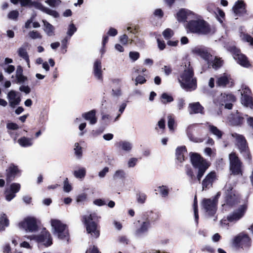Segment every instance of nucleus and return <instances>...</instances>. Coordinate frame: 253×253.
Wrapping results in <instances>:
<instances>
[{
    "label": "nucleus",
    "instance_id": "obj_16",
    "mask_svg": "<svg viewBox=\"0 0 253 253\" xmlns=\"http://www.w3.org/2000/svg\"><path fill=\"white\" fill-rule=\"evenodd\" d=\"M231 52L233 53L234 59L241 66L247 68L250 66L246 56L241 53L239 49L236 47H231Z\"/></svg>",
    "mask_w": 253,
    "mask_h": 253
},
{
    "label": "nucleus",
    "instance_id": "obj_60",
    "mask_svg": "<svg viewBox=\"0 0 253 253\" xmlns=\"http://www.w3.org/2000/svg\"><path fill=\"white\" fill-rule=\"evenodd\" d=\"M168 127L170 130H173L174 129V120L171 115L168 116Z\"/></svg>",
    "mask_w": 253,
    "mask_h": 253
},
{
    "label": "nucleus",
    "instance_id": "obj_28",
    "mask_svg": "<svg viewBox=\"0 0 253 253\" xmlns=\"http://www.w3.org/2000/svg\"><path fill=\"white\" fill-rule=\"evenodd\" d=\"M6 171L7 181H11L19 172V170L17 167L14 166L13 164H11L9 167Z\"/></svg>",
    "mask_w": 253,
    "mask_h": 253
},
{
    "label": "nucleus",
    "instance_id": "obj_14",
    "mask_svg": "<svg viewBox=\"0 0 253 253\" xmlns=\"http://www.w3.org/2000/svg\"><path fill=\"white\" fill-rule=\"evenodd\" d=\"M235 101V96L231 94L221 93L215 103L220 105H225V108L231 109L232 108V103Z\"/></svg>",
    "mask_w": 253,
    "mask_h": 253
},
{
    "label": "nucleus",
    "instance_id": "obj_49",
    "mask_svg": "<svg viewBox=\"0 0 253 253\" xmlns=\"http://www.w3.org/2000/svg\"><path fill=\"white\" fill-rule=\"evenodd\" d=\"M87 200V195L85 193L79 194L77 197L76 201L79 204H83Z\"/></svg>",
    "mask_w": 253,
    "mask_h": 253
},
{
    "label": "nucleus",
    "instance_id": "obj_20",
    "mask_svg": "<svg viewBox=\"0 0 253 253\" xmlns=\"http://www.w3.org/2000/svg\"><path fill=\"white\" fill-rule=\"evenodd\" d=\"M20 188V185L18 183H12L10 188L7 189L5 191V199L7 201H10L15 197V193L18 192Z\"/></svg>",
    "mask_w": 253,
    "mask_h": 253
},
{
    "label": "nucleus",
    "instance_id": "obj_57",
    "mask_svg": "<svg viewBox=\"0 0 253 253\" xmlns=\"http://www.w3.org/2000/svg\"><path fill=\"white\" fill-rule=\"evenodd\" d=\"M29 35L33 39H42V38L41 34L36 31H32L29 32Z\"/></svg>",
    "mask_w": 253,
    "mask_h": 253
},
{
    "label": "nucleus",
    "instance_id": "obj_23",
    "mask_svg": "<svg viewBox=\"0 0 253 253\" xmlns=\"http://www.w3.org/2000/svg\"><path fill=\"white\" fill-rule=\"evenodd\" d=\"M37 240L46 247L50 246L52 244L50 234L46 231L42 232V234L37 237Z\"/></svg>",
    "mask_w": 253,
    "mask_h": 253
},
{
    "label": "nucleus",
    "instance_id": "obj_26",
    "mask_svg": "<svg viewBox=\"0 0 253 253\" xmlns=\"http://www.w3.org/2000/svg\"><path fill=\"white\" fill-rule=\"evenodd\" d=\"M28 46V43H24L17 50L18 55L24 59L29 67H30V59L27 52V47Z\"/></svg>",
    "mask_w": 253,
    "mask_h": 253
},
{
    "label": "nucleus",
    "instance_id": "obj_61",
    "mask_svg": "<svg viewBox=\"0 0 253 253\" xmlns=\"http://www.w3.org/2000/svg\"><path fill=\"white\" fill-rule=\"evenodd\" d=\"M146 81V80L145 79L144 77L142 76H138L135 79V85H137L138 84H143L145 83Z\"/></svg>",
    "mask_w": 253,
    "mask_h": 253
},
{
    "label": "nucleus",
    "instance_id": "obj_55",
    "mask_svg": "<svg viewBox=\"0 0 253 253\" xmlns=\"http://www.w3.org/2000/svg\"><path fill=\"white\" fill-rule=\"evenodd\" d=\"M63 189L64 191L66 192H69L72 190V186L69 183L67 178H66L64 180Z\"/></svg>",
    "mask_w": 253,
    "mask_h": 253
},
{
    "label": "nucleus",
    "instance_id": "obj_40",
    "mask_svg": "<svg viewBox=\"0 0 253 253\" xmlns=\"http://www.w3.org/2000/svg\"><path fill=\"white\" fill-rule=\"evenodd\" d=\"M161 102L165 104L173 101L172 96L167 93H163L161 95Z\"/></svg>",
    "mask_w": 253,
    "mask_h": 253
},
{
    "label": "nucleus",
    "instance_id": "obj_25",
    "mask_svg": "<svg viewBox=\"0 0 253 253\" xmlns=\"http://www.w3.org/2000/svg\"><path fill=\"white\" fill-rule=\"evenodd\" d=\"M188 111L190 114H204V107L199 102L190 103L188 106Z\"/></svg>",
    "mask_w": 253,
    "mask_h": 253
},
{
    "label": "nucleus",
    "instance_id": "obj_59",
    "mask_svg": "<svg viewBox=\"0 0 253 253\" xmlns=\"http://www.w3.org/2000/svg\"><path fill=\"white\" fill-rule=\"evenodd\" d=\"M138 162V159L136 158H131L127 162V167L129 168H133L136 165Z\"/></svg>",
    "mask_w": 253,
    "mask_h": 253
},
{
    "label": "nucleus",
    "instance_id": "obj_52",
    "mask_svg": "<svg viewBox=\"0 0 253 253\" xmlns=\"http://www.w3.org/2000/svg\"><path fill=\"white\" fill-rule=\"evenodd\" d=\"M139 56L140 54L138 52L130 51L129 53V57L133 62L136 61L139 58Z\"/></svg>",
    "mask_w": 253,
    "mask_h": 253
},
{
    "label": "nucleus",
    "instance_id": "obj_43",
    "mask_svg": "<svg viewBox=\"0 0 253 253\" xmlns=\"http://www.w3.org/2000/svg\"><path fill=\"white\" fill-rule=\"evenodd\" d=\"M22 70L21 69H18L16 71V78L17 83H23L26 80V78L22 75Z\"/></svg>",
    "mask_w": 253,
    "mask_h": 253
},
{
    "label": "nucleus",
    "instance_id": "obj_3",
    "mask_svg": "<svg viewBox=\"0 0 253 253\" xmlns=\"http://www.w3.org/2000/svg\"><path fill=\"white\" fill-rule=\"evenodd\" d=\"M235 185V182L230 181L227 182L225 184L223 189L225 203L222 205L223 207L225 205L233 206L240 202V196L233 189Z\"/></svg>",
    "mask_w": 253,
    "mask_h": 253
},
{
    "label": "nucleus",
    "instance_id": "obj_17",
    "mask_svg": "<svg viewBox=\"0 0 253 253\" xmlns=\"http://www.w3.org/2000/svg\"><path fill=\"white\" fill-rule=\"evenodd\" d=\"M247 209L246 205L241 206L238 209L229 214L227 216V219L230 222H236L242 218Z\"/></svg>",
    "mask_w": 253,
    "mask_h": 253
},
{
    "label": "nucleus",
    "instance_id": "obj_8",
    "mask_svg": "<svg viewBox=\"0 0 253 253\" xmlns=\"http://www.w3.org/2000/svg\"><path fill=\"white\" fill-rule=\"evenodd\" d=\"M220 194L218 192L216 195L209 199H204L202 202V207L206 216H214L217 211L218 199Z\"/></svg>",
    "mask_w": 253,
    "mask_h": 253
},
{
    "label": "nucleus",
    "instance_id": "obj_53",
    "mask_svg": "<svg viewBox=\"0 0 253 253\" xmlns=\"http://www.w3.org/2000/svg\"><path fill=\"white\" fill-rule=\"evenodd\" d=\"M45 2L50 6L54 7L59 5L61 1L60 0H46Z\"/></svg>",
    "mask_w": 253,
    "mask_h": 253
},
{
    "label": "nucleus",
    "instance_id": "obj_50",
    "mask_svg": "<svg viewBox=\"0 0 253 253\" xmlns=\"http://www.w3.org/2000/svg\"><path fill=\"white\" fill-rule=\"evenodd\" d=\"M241 37L243 41L249 42L251 45H253V38L251 36L248 34H243L241 35Z\"/></svg>",
    "mask_w": 253,
    "mask_h": 253
},
{
    "label": "nucleus",
    "instance_id": "obj_62",
    "mask_svg": "<svg viewBox=\"0 0 253 253\" xmlns=\"http://www.w3.org/2000/svg\"><path fill=\"white\" fill-rule=\"evenodd\" d=\"M185 171H186V174L189 177H190V178L191 179H192L194 178V173H193V170H192V169L191 168H190V167H186Z\"/></svg>",
    "mask_w": 253,
    "mask_h": 253
},
{
    "label": "nucleus",
    "instance_id": "obj_29",
    "mask_svg": "<svg viewBox=\"0 0 253 253\" xmlns=\"http://www.w3.org/2000/svg\"><path fill=\"white\" fill-rule=\"evenodd\" d=\"M42 22L43 24V30L46 35L48 36H54L55 28L53 26L45 20H42Z\"/></svg>",
    "mask_w": 253,
    "mask_h": 253
},
{
    "label": "nucleus",
    "instance_id": "obj_12",
    "mask_svg": "<svg viewBox=\"0 0 253 253\" xmlns=\"http://www.w3.org/2000/svg\"><path fill=\"white\" fill-rule=\"evenodd\" d=\"M252 241L248 234L244 233H240L233 239V244L237 247L243 249L248 248L251 245Z\"/></svg>",
    "mask_w": 253,
    "mask_h": 253
},
{
    "label": "nucleus",
    "instance_id": "obj_5",
    "mask_svg": "<svg viewBox=\"0 0 253 253\" xmlns=\"http://www.w3.org/2000/svg\"><path fill=\"white\" fill-rule=\"evenodd\" d=\"M190 160L193 167L198 169L197 178L200 181L206 170L210 166V163L197 153L190 154Z\"/></svg>",
    "mask_w": 253,
    "mask_h": 253
},
{
    "label": "nucleus",
    "instance_id": "obj_41",
    "mask_svg": "<svg viewBox=\"0 0 253 253\" xmlns=\"http://www.w3.org/2000/svg\"><path fill=\"white\" fill-rule=\"evenodd\" d=\"M74 151L76 157L79 159H81L83 156L82 148L78 143L74 144Z\"/></svg>",
    "mask_w": 253,
    "mask_h": 253
},
{
    "label": "nucleus",
    "instance_id": "obj_1",
    "mask_svg": "<svg viewBox=\"0 0 253 253\" xmlns=\"http://www.w3.org/2000/svg\"><path fill=\"white\" fill-rule=\"evenodd\" d=\"M184 71L180 74L178 81L181 86L188 91L194 90L197 88V80L190 62L186 61L183 65Z\"/></svg>",
    "mask_w": 253,
    "mask_h": 253
},
{
    "label": "nucleus",
    "instance_id": "obj_64",
    "mask_svg": "<svg viewBox=\"0 0 253 253\" xmlns=\"http://www.w3.org/2000/svg\"><path fill=\"white\" fill-rule=\"evenodd\" d=\"M86 253H100V252H99L98 249L93 246L87 250L86 252Z\"/></svg>",
    "mask_w": 253,
    "mask_h": 253
},
{
    "label": "nucleus",
    "instance_id": "obj_24",
    "mask_svg": "<svg viewBox=\"0 0 253 253\" xmlns=\"http://www.w3.org/2000/svg\"><path fill=\"white\" fill-rule=\"evenodd\" d=\"M232 9L236 16H241L246 12L245 4L243 1L239 0L236 2Z\"/></svg>",
    "mask_w": 253,
    "mask_h": 253
},
{
    "label": "nucleus",
    "instance_id": "obj_42",
    "mask_svg": "<svg viewBox=\"0 0 253 253\" xmlns=\"http://www.w3.org/2000/svg\"><path fill=\"white\" fill-rule=\"evenodd\" d=\"M232 136L235 138L237 141V145L238 146L241 144L246 143L247 141L245 137L242 135L237 133H233L232 134Z\"/></svg>",
    "mask_w": 253,
    "mask_h": 253
},
{
    "label": "nucleus",
    "instance_id": "obj_10",
    "mask_svg": "<svg viewBox=\"0 0 253 253\" xmlns=\"http://www.w3.org/2000/svg\"><path fill=\"white\" fill-rule=\"evenodd\" d=\"M18 226L20 229L30 233L37 231L38 228L36 218L32 216L25 218L19 223Z\"/></svg>",
    "mask_w": 253,
    "mask_h": 253
},
{
    "label": "nucleus",
    "instance_id": "obj_27",
    "mask_svg": "<svg viewBox=\"0 0 253 253\" xmlns=\"http://www.w3.org/2000/svg\"><path fill=\"white\" fill-rule=\"evenodd\" d=\"M82 117L86 120L89 121L90 125H94L97 122L96 111L92 110L89 112L83 113Z\"/></svg>",
    "mask_w": 253,
    "mask_h": 253
},
{
    "label": "nucleus",
    "instance_id": "obj_11",
    "mask_svg": "<svg viewBox=\"0 0 253 253\" xmlns=\"http://www.w3.org/2000/svg\"><path fill=\"white\" fill-rule=\"evenodd\" d=\"M230 169L234 175H242V163L235 153H231L229 156Z\"/></svg>",
    "mask_w": 253,
    "mask_h": 253
},
{
    "label": "nucleus",
    "instance_id": "obj_13",
    "mask_svg": "<svg viewBox=\"0 0 253 253\" xmlns=\"http://www.w3.org/2000/svg\"><path fill=\"white\" fill-rule=\"evenodd\" d=\"M138 222L140 223V226L134 230L133 234L135 237L139 238L147 234L149 229L151 228V222L147 217H143L142 222H140L139 220Z\"/></svg>",
    "mask_w": 253,
    "mask_h": 253
},
{
    "label": "nucleus",
    "instance_id": "obj_4",
    "mask_svg": "<svg viewBox=\"0 0 253 253\" xmlns=\"http://www.w3.org/2000/svg\"><path fill=\"white\" fill-rule=\"evenodd\" d=\"M193 52L207 61L210 68L217 69L222 65L223 61L220 58L213 56L204 48L195 47Z\"/></svg>",
    "mask_w": 253,
    "mask_h": 253
},
{
    "label": "nucleus",
    "instance_id": "obj_6",
    "mask_svg": "<svg viewBox=\"0 0 253 253\" xmlns=\"http://www.w3.org/2000/svg\"><path fill=\"white\" fill-rule=\"evenodd\" d=\"M11 2L14 4H16L18 2H20L22 6H25L27 5H32L36 8L54 17L57 18L59 17L58 13L49 8L43 6L41 3L38 1H32L31 0H10Z\"/></svg>",
    "mask_w": 253,
    "mask_h": 253
},
{
    "label": "nucleus",
    "instance_id": "obj_19",
    "mask_svg": "<svg viewBox=\"0 0 253 253\" xmlns=\"http://www.w3.org/2000/svg\"><path fill=\"white\" fill-rule=\"evenodd\" d=\"M7 98L9 106L12 108H15L21 102V98L19 93L13 90L8 93Z\"/></svg>",
    "mask_w": 253,
    "mask_h": 253
},
{
    "label": "nucleus",
    "instance_id": "obj_36",
    "mask_svg": "<svg viewBox=\"0 0 253 253\" xmlns=\"http://www.w3.org/2000/svg\"><path fill=\"white\" fill-rule=\"evenodd\" d=\"M230 79V76L226 74H224L223 75L218 78L217 84L218 86H224L229 83Z\"/></svg>",
    "mask_w": 253,
    "mask_h": 253
},
{
    "label": "nucleus",
    "instance_id": "obj_33",
    "mask_svg": "<svg viewBox=\"0 0 253 253\" xmlns=\"http://www.w3.org/2000/svg\"><path fill=\"white\" fill-rule=\"evenodd\" d=\"M208 125V127L209 129V131L214 135H215L216 138L218 139L221 138L223 132L219 130L216 126H213L209 123H207Z\"/></svg>",
    "mask_w": 253,
    "mask_h": 253
},
{
    "label": "nucleus",
    "instance_id": "obj_48",
    "mask_svg": "<svg viewBox=\"0 0 253 253\" xmlns=\"http://www.w3.org/2000/svg\"><path fill=\"white\" fill-rule=\"evenodd\" d=\"M76 31L77 28L76 27L74 24L72 23L69 25L67 34L68 35V36L71 37Z\"/></svg>",
    "mask_w": 253,
    "mask_h": 253
},
{
    "label": "nucleus",
    "instance_id": "obj_30",
    "mask_svg": "<svg viewBox=\"0 0 253 253\" xmlns=\"http://www.w3.org/2000/svg\"><path fill=\"white\" fill-rule=\"evenodd\" d=\"M229 118L230 124L233 126L241 125L244 122V118L240 116L238 113L231 116Z\"/></svg>",
    "mask_w": 253,
    "mask_h": 253
},
{
    "label": "nucleus",
    "instance_id": "obj_56",
    "mask_svg": "<svg viewBox=\"0 0 253 253\" xmlns=\"http://www.w3.org/2000/svg\"><path fill=\"white\" fill-rule=\"evenodd\" d=\"M19 16V12L17 10H12L8 14V18L10 19L15 20Z\"/></svg>",
    "mask_w": 253,
    "mask_h": 253
},
{
    "label": "nucleus",
    "instance_id": "obj_22",
    "mask_svg": "<svg viewBox=\"0 0 253 253\" xmlns=\"http://www.w3.org/2000/svg\"><path fill=\"white\" fill-rule=\"evenodd\" d=\"M195 14L187 9H181L177 13V19L178 21L183 22L186 20H190L194 18Z\"/></svg>",
    "mask_w": 253,
    "mask_h": 253
},
{
    "label": "nucleus",
    "instance_id": "obj_51",
    "mask_svg": "<svg viewBox=\"0 0 253 253\" xmlns=\"http://www.w3.org/2000/svg\"><path fill=\"white\" fill-rule=\"evenodd\" d=\"M101 118L103 123L106 125L109 124L112 120L111 116L109 114H102Z\"/></svg>",
    "mask_w": 253,
    "mask_h": 253
},
{
    "label": "nucleus",
    "instance_id": "obj_35",
    "mask_svg": "<svg viewBox=\"0 0 253 253\" xmlns=\"http://www.w3.org/2000/svg\"><path fill=\"white\" fill-rule=\"evenodd\" d=\"M18 143L21 146L23 147H30L33 144V138H28L24 136L18 140Z\"/></svg>",
    "mask_w": 253,
    "mask_h": 253
},
{
    "label": "nucleus",
    "instance_id": "obj_34",
    "mask_svg": "<svg viewBox=\"0 0 253 253\" xmlns=\"http://www.w3.org/2000/svg\"><path fill=\"white\" fill-rule=\"evenodd\" d=\"M118 146L123 151L126 152H129L132 148V144L126 141H121L119 142Z\"/></svg>",
    "mask_w": 253,
    "mask_h": 253
},
{
    "label": "nucleus",
    "instance_id": "obj_15",
    "mask_svg": "<svg viewBox=\"0 0 253 253\" xmlns=\"http://www.w3.org/2000/svg\"><path fill=\"white\" fill-rule=\"evenodd\" d=\"M251 91L246 85H243L242 86L241 91V102L243 105L253 109V102L252 97L251 96Z\"/></svg>",
    "mask_w": 253,
    "mask_h": 253
},
{
    "label": "nucleus",
    "instance_id": "obj_46",
    "mask_svg": "<svg viewBox=\"0 0 253 253\" xmlns=\"http://www.w3.org/2000/svg\"><path fill=\"white\" fill-rule=\"evenodd\" d=\"M158 189L159 193L163 197H165L168 195L169 189L167 186L162 185L159 186Z\"/></svg>",
    "mask_w": 253,
    "mask_h": 253
},
{
    "label": "nucleus",
    "instance_id": "obj_7",
    "mask_svg": "<svg viewBox=\"0 0 253 253\" xmlns=\"http://www.w3.org/2000/svg\"><path fill=\"white\" fill-rule=\"evenodd\" d=\"M83 219V221L86 226L87 233L94 238L98 237L99 230L95 222L97 219V214L95 213H92L89 215H84Z\"/></svg>",
    "mask_w": 253,
    "mask_h": 253
},
{
    "label": "nucleus",
    "instance_id": "obj_37",
    "mask_svg": "<svg viewBox=\"0 0 253 253\" xmlns=\"http://www.w3.org/2000/svg\"><path fill=\"white\" fill-rule=\"evenodd\" d=\"M74 175L77 178L83 179L86 174V169L84 168H80L74 171Z\"/></svg>",
    "mask_w": 253,
    "mask_h": 253
},
{
    "label": "nucleus",
    "instance_id": "obj_45",
    "mask_svg": "<svg viewBox=\"0 0 253 253\" xmlns=\"http://www.w3.org/2000/svg\"><path fill=\"white\" fill-rule=\"evenodd\" d=\"M193 207L194 212L195 220V222H196V224L197 225L198 223L199 215H198V204H197V201L196 198H195Z\"/></svg>",
    "mask_w": 253,
    "mask_h": 253
},
{
    "label": "nucleus",
    "instance_id": "obj_9",
    "mask_svg": "<svg viewBox=\"0 0 253 253\" xmlns=\"http://www.w3.org/2000/svg\"><path fill=\"white\" fill-rule=\"evenodd\" d=\"M51 225L53 229V233L59 239L68 241L69 232L67 225L58 219H51Z\"/></svg>",
    "mask_w": 253,
    "mask_h": 253
},
{
    "label": "nucleus",
    "instance_id": "obj_32",
    "mask_svg": "<svg viewBox=\"0 0 253 253\" xmlns=\"http://www.w3.org/2000/svg\"><path fill=\"white\" fill-rule=\"evenodd\" d=\"M185 153H186V147L185 146L179 147L176 149L175 154L176 159L179 162H182L184 161Z\"/></svg>",
    "mask_w": 253,
    "mask_h": 253
},
{
    "label": "nucleus",
    "instance_id": "obj_58",
    "mask_svg": "<svg viewBox=\"0 0 253 253\" xmlns=\"http://www.w3.org/2000/svg\"><path fill=\"white\" fill-rule=\"evenodd\" d=\"M173 34L172 30L170 29H166L163 33V36L167 40L170 38Z\"/></svg>",
    "mask_w": 253,
    "mask_h": 253
},
{
    "label": "nucleus",
    "instance_id": "obj_31",
    "mask_svg": "<svg viewBox=\"0 0 253 253\" xmlns=\"http://www.w3.org/2000/svg\"><path fill=\"white\" fill-rule=\"evenodd\" d=\"M238 146L241 153L243 155L244 158L246 159H249L250 160L251 155L249 152V148L247 144V142L245 143L241 144Z\"/></svg>",
    "mask_w": 253,
    "mask_h": 253
},
{
    "label": "nucleus",
    "instance_id": "obj_21",
    "mask_svg": "<svg viewBox=\"0 0 253 253\" xmlns=\"http://www.w3.org/2000/svg\"><path fill=\"white\" fill-rule=\"evenodd\" d=\"M103 71L102 70L101 61L99 59L96 60L93 64V74L95 78L102 82L103 81Z\"/></svg>",
    "mask_w": 253,
    "mask_h": 253
},
{
    "label": "nucleus",
    "instance_id": "obj_18",
    "mask_svg": "<svg viewBox=\"0 0 253 253\" xmlns=\"http://www.w3.org/2000/svg\"><path fill=\"white\" fill-rule=\"evenodd\" d=\"M217 179L216 173L214 171L209 173L203 180L202 182L203 190L209 189Z\"/></svg>",
    "mask_w": 253,
    "mask_h": 253
},
{
    "label": "nucleus",
    "instance_id": "obj_44",
    "mask_svg": "<svg viewBox=\"0 0 253 253\" xmlns=\"http://www.w3.org/2000/svg\"><path fill=\"white\" fill-rule=\"evenodd\" d=\"M147 198L146 195L144 193H138L136 194V200L138 203L144 204Z\"/></svg>",
    "mask_w": 253,
    "mask_h": 253
},
{
    "label": "nucleus",
    "instance_id": "obj_47",
    "mask_svg": "<svg viewBox=\"0 0 253 253\" xmlns=\"http://www.w3.org/2000/svg\"><path fill=\"white\" fill-rule=\"evenodd\" d=\"M126 173L124 170L119 169L115 171L113 175L114 179L123 178L125 177Z\"/></svg>",
    "mask_w": 253,
    "mask_h": 253
},
{
    "label": "nucleus",
    "instance_id": "obj_39",
    "mask_svg": "<svg viewBox=\"0 0 253 253\" xmlns=\"http://www.w3.org/2000/svg\"><path fill=\"white\" fill-rule=\"evenodd\" d=\"M134 38H135V37L134 36ZM120 41L122 44L125 45L128 42H129L130 43L134 42L135 39L132 37L129 39L126 35L124 34L120 37Z\"/></svg>",
    "mask_w": 253,
    "mask_h": 253
},
{
    "label": "nucleus",
    "instance_id": "obj_38",
    "mask_svg": "<svg viewBox=\"0 0 253 253\" xmlns=\"http://www.w3.org/2000/svg\"><path fill=\"white\" fill-rule=\"evenodd\" d=\"M9 225V221L5 214H2L0 216V229L4 230L6 227Z\"/></svg>",
    "mask_w": 253,
    "mask_h": 253
},
{
    "label": "nucleus",
    "instance_id": "obj_2",
    "mask_svg": "<svg viewBox=\"0 0 253 253\" xmlns=\"http://www.w3.org/2000/svg\"><path fill=\"white\" fill-rule=\"evenodd\" d=\"M185 28L187 33L198 35H206L211 31L209 24L200 18L191 19L187 22Z\"/></svg>",
    "mask_w": 253,
    "mask_h": 253
},
{
    "label": "nucleus",
    "instance_id": "obj_54",
    "mask_svg": "<svg viewBox=\"0 0 253 253\" xmlns=\"http://www.w3.org/2000/svg\"><path fill=\"white\" fill-rule=\"evenodd\" d=\"M126 103H123L119 107V113L117 115V116L115 118V119L114 120L113 122L117 121L120 117L121 116V114L124 112L126 107Z\"/></svg>",
    "mask_w": 253,
    "mask_h": 253
},
{
    "label": "nucleus",
    "instance_id": "obj_63",
    "mask_svg": "<svg viewBox=\"0 0 253 253\" xmlns=\"http://www.w3.org/2000/svg\"><path fill=\"white\" fill-rule=\"evenodd\" d=\"M109 171V168L108 167H105L102 170H101L99 173L98 176L100 178H103L105 177L107 173Z\"/></svg>",
    "mask_w": 253,
    "mask_h": 253
}]
</instances>
